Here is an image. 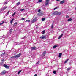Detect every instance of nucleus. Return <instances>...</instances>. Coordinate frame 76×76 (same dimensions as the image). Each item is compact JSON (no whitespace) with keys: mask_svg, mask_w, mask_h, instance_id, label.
I'll return each mask as SVG.
<instances>
[{"mask_svg":"<svg viewBox=\"0 0 76 76\" xmlns=\"http://www.w3.org/2000/svg\"><path fill=\"white\" fill-rule=\"evenodd\" d=\"M20 55H21V53H20L19 54L17 55H16L15 56H12L10 58V59H12V58H15H15H18V57H19L20 56Z\"/></svg>","mask_w":76,"mask_h":76,"instance_id":"f257e3e1","label":"nucleus"},{"mask_svg":"<svg viewBox=\"0 0 76 76\" xmlns=\"http://www.w3.org/2000/svg\"><path fill=\"white\" fill-rule=\"evenodd\" d=\"M7 7H3L2 9H0V14H1V13Z\"/></svg>","mask_w":76,"mask_h":76,"instance_id":"f03ea898","label":"nucleus"},{"mask_svg":"<svg viewBox=\"0 0 76 76\" xmlns=\"http://www.w3.org/2000/svg\"><path fill=\"white\" fill-rule=\"evenodd\" d=\"M9 35V34H7V36H6L5 37V36H3L2 37H0V38L2 39H3V40H4L5 38H7L8 37H9L7 36V35Z\"/></svg>","mask_w":76,"mask_h":76,"instance_id":"7ed1b4c3","label":"nucleus"},{"mask_svg":"<svg viewBox=\"0 0 76 76\" xmlns=\"http://www.w3.org/2000/svg\"><path fill=\"white\" fill-rule=\"evenodd\" d=\"M61 14V12L58 13V12L57 11H56L54 13V14L55 15H60Z\"/></svg>","mask_w":76,"mask_h":76,"instance_id":"20e7f679","label":"nucleus"},{"mask_svg":"<svg viewBox=\"0 0 76 76\" xmlns=\"http://www.w3.org/2000/svg\"><path fill=\"white\" fill-rule=\"evenodd\" d=\"M49 1H50V0H46L45 4L46 6H47V5L49 3Z\"/></svg>","mask_w":76,"mask_h":76,"instance_id":"39448f33","label":"nucleus"},{"mask_svg":"<svg viewBox=\"0 0 76 76\" xmlns=\"http://www.w3.org/2000/svg\"><path fill=\"white\" fill-rule=\"evenodd\" d=\"M38 15V16H42V15H43V14L42 12H40L37 14Z\"/></svg>","mask_w":76,"mask_h":76,"instance_id":"423d86ee","label":"nucleus"},{"mask_svg":"<svg viewBox=\"0 0 76 76\" xmlns=\"http://www.w3.org/2000/svg\"><path fill=\"white\" fill-rule=\"evenodd\" d=\"M40 38L41 39H46V37L45 36L42 35L41 37Z\"/></svg>","mask_w":76,"mask_h":76,"instance_id":"0eeeda50","label":"nucleus"},{"mask_svg":"<svg viewBox=\"0 0 76 76\" xmlns=\"http://www.w3.org/2000/svg\"><path fill=\"white\" fill-rule=\"evenodd\" d=\"M3 66H4V67H5V68H6L7 69H9V67L8 66H7L6 64H4L3 65Z\"/></svg>","mask_w":76,"mask_h":76,"instance_id":"6e6552de","label":"nucleus"},{"mask_svg":"<svg viewBox=\"0 0 76 76\" xmlns=\"http://www.w3.org/2000/svg\"><path fill=\"white\" fill-rule=\"evenodd\" d=\"M36 48H36L34 47H33L31 48V49L32 50H36Z\"/></svg>","mask_w":76,"mask_h":76,"instance_id":"1a4fd4ad","label":"nucleus"},{"mask_svg":"<svg viewBox=\"0 0 76 76\" xmlns=\"http://www.w3.org/2000/svg\"><path fill=\"white\" fill-rule=\"evenodd\" d=\"M45 54H46V51H44V52H43L42 54V56H44L45 55Z\"/></svg>","mask_w":76,"mask_h":76,"instance_id":"9d476101","label":"nucleus"},{"mask_svg":"<svg viewBox=\"0 0 76 76\" xmlns=\"http://www.w3.org/2000/svg\"><path fill=\"white\" fill-rule=\"evenodd\" d=\"M6 72L5 71H3L1 72V74L2 75H4V74H6Z\"/></svg>","mask_w":76,"mask_h":76,"instance_id":"9b49d317","label":"nucleus"},{"mask_svg":"<svg viewBox=\"0 0 76 76\" xmlns=\"http://www.w3.org/2000/svg\"><path fill=\"white\" fill-rule=\"evenodd\" d=\"M12 31H13V29H12V28H11L9 31V33H10V34H11V33H12Z\"/></svg>","mask_w":76,"mask_h":76,"instance_id":"f8f14e48","label":"nucleus"},{"mask_svg":"<svg viewBox=\"0 0 76 76\" xmlns=\"http://www.w3.org/2000/svg\"><path fill=\"white\" fill-rule=\"evenodd\" d=\"M13 20H14V19H12V20H10V23H11V24H12V23H13Z\"/></svg>","mask_w":76,"mask_h":76,"instance_id":"ddd939ff","label":"nucleus"},{"mask_svg":"<svg viewBox=\"0 0 76 76\" xmlns=\"http://www.w3.org/2000/svg\"><path fill=\"white\" fill-rule=\"evenodd\" d=\"M64 1H61L60 2V4H63L64 3Z\"/></svg>","mask_w":76,"mask_h":76,"instance_id":"4468645a","label":"nucleus"},{"mask_svg":"<svg viewBox=\"0 0 76 76\" xmlns=\"http://www.w3.org/2000/svg\"><path fill=\"white\" fill-rule=\"evenodd\" d=\"M63 34H62L61 35H60V36L59 37V38H58V39H60V38H61V37H62V36H63Z\"/></svg>","mask_w":76,"mask_h":76,"instance_id":"2eb2a0df","label":"nucleus"},{"mask_svg":"<svg viewBox=\"0 0 76 76\" xmlns=\"http://www.w3.org/2000/svg\"><path fill=\"white\" fill-rule=\"evenodd\" d=\"M72 18H69L68 20V22H70V21H72Z\"/></svg>","mask_w":76,"mask_h":76,"instance_id":"dca6fc26","label":"nucleus"},{"mask_svg":"<svg viewBox=\"0 0 76 76\" xmlns=\"http://www.w3.org/2000/svg\"><path fill=\"white\" fill-rule=\"evenodd\" d=\"M42 1V0H39L38 1V2H37V3H41Z\"/></svg>","mask_w":76,"mask_h":76,"instance_id":"f3484780","label":"nucleus"},{"mask_svg":"<svg viewBox=\"0 0 76 76\" xmlns=\"http://www.w3.org/2000/svg\"><path fill=\"white\" fill-rule=\"evenodd\" d=\"M61 55H62V54L61 53H60L59 55V57H61Z\"/></svg>","mask_w":76,"mask_h":76,"instance_id":"a211bd4d","label":"nucleus"},{"mask_svg":"<svg viewBox=\"0 0 76 76\" xmlns=\"http://www.w3.org/2000/svg\"><path fill=\"white\" fill-rule=\"evenodd\" d=\"M45 20V18H43L42 19V21H44Z\"/></svg>","mask_w":76,"mask_h":76,"instance_id":"6ab92c4d","label":"nucleus"},{"mask_svg":"<svg viewBox=\"0 0 76 76\" xmlns=\"http://www.w3.org/2000/svg\"><path fill=\"white\" fill-rule=\"evenodd\" d=\"M57 45H54L53 46V48H56V47H57Z\"/></svg>","mask_w":76,"mask_h":76,"instance_id":"aec40b11","label":"nucleus"},{"mask_svg":"<svg viewBox=\"0 0 76 76\" xmlns=\"http://www.w3.org/2000/svg\"><path fill=\"white\" fill-rule=\"evenodd\" d=\"M69 60V59H67V60H66L65 62H64V64L66 63L67 61H68Z\"/></svg>","mask_w":76,"mask_h":76,"instance_id":"412c9836","label":"nucleus"},{"mask_svg":"<svg viewBox=\"0 0 76 76\" xmlns=\"http://www.w3.org/2000/svg\"><path fill=\"white\" fill-rule=\"evenodd\" d=\"M23 10H25V9H20V11H23Z\"/></svg>","mask_w":76,"mask_h":76,"instance_id":"4be33fe9","label":"nucleus"},{"mask_svg":"<svg viewBox=\"0 0 76 76\" xmlns=\"http://www.w3.org/2000/svg\"><path fill=\"white\" fill-rule=\"evenodd\" d=\"M15 14H16V12H15L12 15V16H13Z\"/></svg>","mask_w":76,"mask_h":76,"instance_id":"5701e85b","label":"nucleus"},{"mask_svg":"<svg viewBox=\"0 0 76 76\" xmlns=\"http://www.w3.org/2000/svg\"><path fill=\"white\" fill-rule=\"evenodd\" d=\"M53 73L54 74H56V71H53Z\"/></svg>","mask_w":76,"mask_h":76,"instance_id":"b1692460","label":"nucleus"},{"mask_svg":"<svg viewBox=\"0 0 76 76\" xmlns=\"http://www.w3.org/2000/svg\"><path fill=\"white\" fill-rule=\"evenodd\" d=\"M19 4H20V2H18L17 3V5L18 6V5H19Z\"/></svg>","mask_w":76,"mask_h":76,"instance_id":"393cba45","label":"nucleus"},{"mask_svg":"<svg viewBox=\"0 0 76 76\" xmlns=\"http://www.w3.org/2000/svg\"><path fill=\"white\" fill-rule=\"evenodd\" d=\"M70 69H71V68H70V67L68 68L67 69V71H69V70Z\"/></svg>","mask_w":76,"mask_h":76,"instance_id":"a878e982","label":"nucleus"},{"mask_svg":"<svg viewBox=\"0 0 76 76\" xmlns=\"http://www.w3.org/2000/svg\"><path fill=\"white\" fill-rule=\"evenodd\" d=\"M36 21V20H35V19H34L32 21V22H35Z\"/></svg>","mask_w":76,"mask_h":76,"instance_id":"bb28decb","label":"nucleus"},{"mask_svg":"<svg viewBox=\"0 0 76 76\" xmlns=\"http://www.w3.org/2000/svg\"><path fill=\"white\" fill-rule=\"evenodd\" d=\"M39 61L37 62L36 63V64H37H37H39Z\"/></svg>","mask_w":76,"mask_h":76,"instance_id":"cd10ccee","label":"nucleus"},{"mask_svg":"<svg viewBox=\"0 0 76 76\" xmlns=\"http://www.w3.org/2000/svg\"><path fill=\"white\" fill-rule=\"evenodd\" d=\"M5 54V52H4L1 55V56H3V55H4V54Z\"/></svg>","mask_w":76,"mask_h":76,"instance_id":"c85d7f7f","label":"nucleus"},{"mask_svg":"<svg viewBox=\"0 0 76 76\" xmlns=\"http://www.w3.org/2000/svg\"><path fill=\"white\" fill-rule=\"evenodd\" d=\"M20 72H21V71H19L18 72V75H19V73H20Z\"/></svg>","mask_w":76,"mask_h":76,"instance_id":"c756f323","label":"nucleus"},{"mask_svg":"<svg viewBox=\"0 0 76 76\" xmlns=\"http://www.w3.org/2000/svg\"><path fill=\"white\" fill-rule=\"evenodd\" d=\"M21 19L22 20H25V18H21Z\"/></svg>","mask_w":76,"mask_h":76,"instance_id":"7c9ffc66","label":"nucleus"},{"mask_svg":"<svg viewBox=\"0 0 76 76\" xmlns=\"http://www.w3.org/2000/svg\"><path fill=\"white\" fill-rule=\"evenodd\" d=\"M17 24V23L16 22L15 23L14 25H16Z\"/></svg>","mask_w":76,"mask_h":76,"instance_id":"2f4dec72","label":"nucleus"},{"mask_svg":"<svg viewBox=\"0 0 76 76\" xmlns=\"http://www.w3.org/2000/svg\"><path fill=\"white\" fill-rule=\"evenodd\" d=\"M45 33V30H44L42 31V34H44Z\"/></svg>","mask_w":76,"mask_h":76,"instance_id":"473e14b6","label":"nucleus"},{"mask_svg":"<svg viewBox=\"0 0 76 76\" xmlns=\"http://www.w3.org/2000/svg\"><path fill=\"white\" fill-rule=\"evenodd\" d=\"M66 18H69V16L67 15H66Z\"/></svg>","mask_w":76,"mask_h":76,"instance_id":"72a5a7b5","label":"nucleus"},{"mask_svg":"<svg viewBox=\"0 0 76 76\" xmlns=\"http://www.w3.org/2000/svg\"><path fill=\"white\" fill-rule=\"evenodd\" d=\"M3 22L0 23V25H2V24H3Z\"/></svg>","mask_w":76,"mask_h":76,"instance_id":"f704fd0d","label":"nucleus"},{"mask_svg":"<svg viewBox=\"0 0 76 76\" xmlns=\"http://www.w3.org/2000/svg\"><path fill=\"white\" fill-rule=\"evenodd\" d=\"M7 2H5L4 3V4H7Z\"/></svg>","mask_w":76,"mask_h":76,"instance_id":"c9c22d12","label":"nucleus"},{"mask_svg":"<svg viewBox=\"0 0 76 76\" xmlns=\"http://www.w3.org/2000/svg\"><path fill=\"white\" fill-rule=\"evenodd\" d=\"M56 9H57V7L54 8L53 10H56Z\"/></svg>","mask_w":76,"mask_h":76,"instance_id":"e433bc0d","label":"nucleus"},{"mask_svg":"<svg viewBox=\"0 0 76 76\" xmlns=\"http://www.w3.org/2000/svg\"><path fill=\"white\" fill-rule=\"evenodd\" d=\"M72 64V63H71V62H70L69 63V65H71Z\"/></svg>","mask_w":76,"mask_h":76,"instance_id":"4c0bfd02","label":"nucleus"},{"mask_svg":"<svg viewBox=\"0 0 76 76\" xmlns=\"http://www.w3.org/2000/svg\"><path fill=\"white\" fill-rule=\"evenodd\" d=\"M9 12H10V11H8V12H7V14H9Z\"/></svg>","mask_w":76,"mask_h":76,"instance_id":"58836bf2","label":"nucleus"},{"mask_svg":"<svg viewBox=\"0 0 76 76\" xmlns=\"http://www.w3.org/2000/svg\"><path fill=\"white\" fill-rule=\"evenodd\" d=\"M40 10H38V12H40Z\"/></svg>","mask_w":76,"mask_h":76,"instance_id":"ea45409f","label":"nucleus"},{"mask_svg":"<svg viewBox=\"0 0 76 76\" xmlns=\"http://www.w3.org/2000/svg\"><path fill=\"white\" fill-rule=\"evenodd\" d=\"M51 28H53V25H52Z\"/></svg>","mask_w":76,"mask_h":76,"instance_id":"a19ab883","label":"nucleus"},{"mask_svg":"<svg viewBox=\"0 0 76 76\" xmlns=\"http://www.w3.org/2000/svg\"><path fill=\"white\" fill-rule=\"evenodd\" d=\"M60 0H56V1H60Z\"/></svg>","mask_w":76,"mask_h":76,"instance_id":"79ce46f5","label":"nucleus"},{"mask_svg":"<svg viewBox=\"0 0 76 76\" xmlns=\"http://www.w3.org/2000/svg\"><path fill=\"white\" fill-rule=\"evenodd\" d=\"M37 76V75L36 74L34 75V76Z\"/></svg>","mask_w":76,"mask_h":76,"instance_id":"37998d69","label":"nucleus"},{"mask_svg":"<svg viewBox=\"0 0 76 76\" xmlns=\"http://www.w3.org/2000/svg\"><path fill=\"white\" fill-rule=\"evenodd\" d=\"M26 21V22H28V20H27Z\"/></svg>","mask_w":76,"mask_h":76,"instance_id":"c03bdc74","label":"nucleus"},{"mask_svg":"<svg viewBox=\"0 0 76 76\" xmlns=\"http://www.w3.org/2000/svg\"><path fill=\"white\" fill-rule=\"evenodd\" d=\"M28 22H30V20H29L28 21Z\"/></svg>","mask_w":76,"mask_h":76,"instance_id":"a18cd8bd","label":"nucleus"},{"mask_svg":"<svg viewBox=\"0 0 76 76\" xmlns=\"http://www.w3.org/2000/svg\"><path fill=\"white\" fill-rule=\"evenodd\" d=\"M75 10H76V7L75 8Z\"/></svg>","mask_w":76,"mask_h":76,"instance_id":"49530a36","label":"nucleus"},{"mask_svg":"<svg viewBox=\"0 0 76 76\" xmlns=\"http://www.w3.org/2000/svg\"><path fill=\"white\" fill-rule=\"evenodd\" d=\"M3 61V60H2V61Z\"/></svg>","mask_w":76,"mask_h":76,"instance_id":"de8ad7c7","label":"nucleus"},{"mask_svg":"<svg viewBox=\"0 0 76 76\" xmlns=\"http://www.w3.org/2000/svg\"><path fill=\"white\" fill-rule=\"evenodd\" d=\"M46 76H48V75H46Z\"/></svg>","mask_w":76,"mask_h":76,"instance_id":"09e8293b","label":"nucleus"},{"mask_svg":"<svg viewBox=\"0 0 76 76\" xmlns=\"http://www.w3.org/2000/svg\"><path fill=\"white\" fill-rule=\"evenodd\" d=\"M0 52H1V51H0Z\"/></svg>","mask_w":76,"mask_h":76,"instance_id":"8fccbe9b","label":"nucleus"}]
</instances>
